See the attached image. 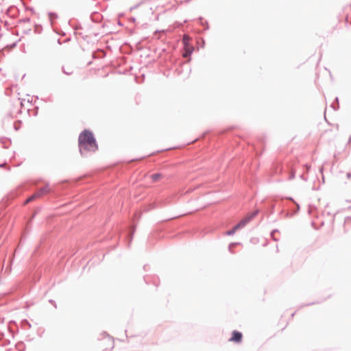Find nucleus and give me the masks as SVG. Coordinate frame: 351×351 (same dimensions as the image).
I'll return each instance as SVG.
<instances>
[{"mask_svg":"<svg viewBox=\"0 0 351 351\" xmlns=\"http://www.w3.org/2000/svg\"><path fill=\"white\" fill-rule=\"evenodd\" d=\"M79 147L80 152H95L97 145L91 132L85 130L79 136Z\"/></svg>","mask_w":351,"mask_h":351,"instance_id":"1","label":"nucleus"},{"mask_svg":"<svg viewBox=\"0 0 351 351\" xmlns=\"http://www.w3.org/2000/svg\"><path fill=\"white\" fill-rule=\"evenodd\" d=\"M257 211H254L251 213H248L238 224H237V228L239 229L243 228L252 219H253L256 215Z\"/></svg>","mask_w":351,"mask_h":351,"instance_id":"2","label":"nucleus"},{"mask_svg":"<svg viewBox=\"0 0 351 351\" xmlns=\"http://www.w3.org/2000/svg\"><path fill=\"white\" fill-rule=\"evenodd\" d=\"M242 338L243 335L241 332L234 330L232 333V337L230 339V341L240 343L242 341Z\"/></svg>","mask_w":351,"mask_h":351,"instance_id":"3","label":"nucleus"},{"mask_svg":"<svg viewBox=\"0 0 351 351\" xmlns=\"http://www.w3.org/2000/svg\"><path fill=\"white\" fill-rule=\"evenodd\" d=\"M162 178V175L160 173H155L151 176V179L153 182H157Z\"/></svg>","mask_w":351,"mask_h":351,"instance_id":"4","label":"nucleus"},{"mask_svg":"<svg viewBox=\"0 0 351 351\" xmlns=\"http://www.w3.org/2000/svg\"><path fill=\"white\" fill-rule=\"evenodd\" d=\"M49 191V187L45 186L44 188L40 189L37 193H40V197L44 195L45 194H47Z\"/></svg>","mask_w":351,"mask_h":351,"instance_id":"5","label":"nucleus"},{"mask_svg":"<svg viewBox=\"0 0 351 351\" xmlns=\"http://www.w3.org/2000/svg\"><path fill=\"white\" fill-rule=\"evenodd\" d=\"M39 197H40V193H36L35 194H34L31 197H29L28 199H27L25 203L27 204V203L30 202L31 201H32Z\"/></svg>","mask_w":351,"mask_h":351,"instance_id":"6","label":"nucleus"},{"mask_svg":"<svg viewBox=\"0 0 351 351\" xmlns=\"http://www.w3.org/2000/svg\"><path fill=\"white\" fill-rule=\"evenodd\" d=\"M39 197H40V193H36L35 194H34L31 197H29L28 199H27L25 203L27 204V203L30 202L31 201H32Z\"/></svg>","mask_w":351,"mask_h":351,"instance_id":"7","label":"nucleus"},{"mask_svg":"<svg viewBox=\"0 0 351 351\" xmlns=\"http://www.w3.org/2000/svg\"><path fill=\"white\" fill-rule=\"evenodd\" d=\"M185 49H186V53L184 55V56H186V55L188 53L190 54L192 53V47L189 46L188 44H186Z\"/></svg>","mask_w":351,"mask_h":351,"instance_id":"8","label":"nucleus"},{"mask_svg":"<svg viewBox=\"0 0 351 351\" xmlns=\"http://www.w3.org/2000/svg\"><path fill=\"white\" fill-rule=\"evenodd\" d=\"M239 228H237V225H236V226H234L232 230H230L228 231L226 234H228V235L233 234H234V233L236 232V231H237V230H239Z\"/></svg>","mask_w":351,"mask_h":351,"instance_id":"9","label":"nucleus"},{"mask_svg":"<svg viewBox=\"0 0 351 351\" xmlns=\"http://www.w3.org/2000/svg\"><path fill=\"white\" fill-rule=\"evenodd\" d=\"M189 39V36H187V35H184V37H183V42H184L185 45H186V44H187L186 42L188 41Z\"/></svg>","mask_w":351,"mask_h":351,"instance_id":"10","label":"nucleus"}]
</instances>
